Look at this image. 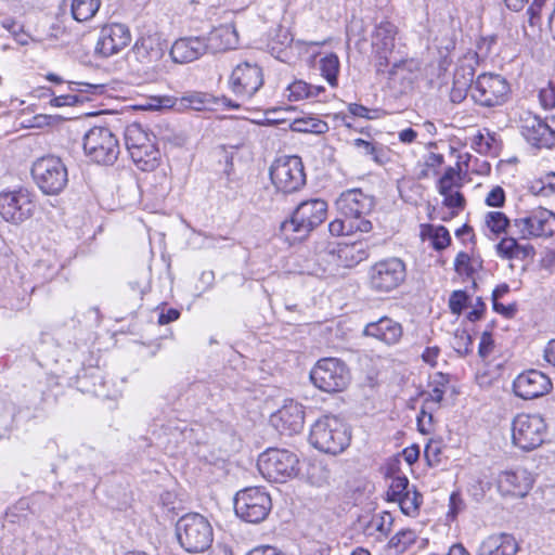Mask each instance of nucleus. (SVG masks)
<instances>
[{"label": "nucleus", "mask_w": 555, "mask_h": 555, "mask_svg": "<svg viewBox=\"0 0 555 555\" xmlns=\"http://www.w3.org/2000/svg\"><path fill=\"white\" fill-rule=\"evenodd\" d=\"M351 431L338 416L325 415L311 426L309 441L323 453L336 455L350 444Z\"/></svg>", "instance_id": "obj_1"}, {"label": "nucleus", "mask_w": 555, "mask_h": 555, "mask_svg": "<svg viewBox=\"0 0 555 555\" xmlns=\"http://www.w3.org/2000/svg\"><path fill=\"white\" fill-rule=\"evenodd\" d=\"M176 534L180 545L189 553H202L214 541L211 525L196 513L186 514L178 520Z\"/></svg>", "instance_id": "obj_2"}, {"label": "nucleus", "mask_w": 555, "mask_h": 555, "mask_svg": "<svg viewBox=\"0 0 555 555\" xmlns=\"http://www.w3.org/2000/svg\"><path fill=\"white\" fill-rule=\"evenodd\" d=\"M257 465L262 477L272 482H285L300 472L298 455L286 449H267Z\"/></svg>", "instance_id": "obj_3"}, {"label": "nucleus", "mask_w": 555, "mask_h": 555, "mask_svg": "<svg viewBox=\"0 0 555 555\" xmlns=\"http://www.w3.org/2000/svg\"><path fill=\"white\" fill-rule=\"evenodd\" d=\"M326 215L327 203L324 199L304 201L296 207L291 219L282 223L281 231L285 235L296 234L295 238L306 237L325 220Z\"/></svg>", "instance_id": "obj_4"}, {"label": "nucleus", "mask_w": 555, "mask_h": 555, "mask_svg": "<svg viewBox=\"0 0 555 555\" xmlns=\"http://www.w3.org/2000/svg\"><path fill=\"white\" fill-rule=\"evenodd\" d=\"M31 177L41 192L47 195H57L68 182L67 167L60 157L53 155L35 160L31 166Z\"/></svg>", "instance_id": "obj_5"}, {"label": "nucleus", "mask_w": 555, "mask_h": 555, "mask_svg": "<svg viewBox=\"0 0 555 555\" xmlns=\"http://www.w3.org/2000/svg\"><path fill=\"white\" fill-rule=\"evenodd\" d=\"M406 278V267L398 257H389L375 262L367 272L371 291L387 294L398 288Z\"/></svg>", "instance_id": "obj_6"}, {"label": "nucleus", "mask_w": 555, "mask_h": 555, "mask_svg": "<svg viewBox=\"0 0 555 555\" xmlns=\"http://www.w3.org/2000/svg\"><path fill=\"white\" fill-rule=\"evenodd\" d=\"M37 208L36 195L26 188L0 192V216L12 224L30 219Z\"/></svg>", "instance_id": "obj_7"}, {"label": "nucleus", "mask_w": 555, "mask_h": 555, "mask_svg": "<svg viewBox=\"0 0 555 555\" xmlns=\"http://www.w3.org/2000/svg\"><path fill=\"white\" fill-rule=\"evenodd\" d=\"M272 508L269 493L260 487H248L234 498V511L246 522L258 524L267 518Z\"/></svg>", "instance_id": "obj_8"}, {"label": "nucleus", "mask_w": 555, "mask_h": 555, "mask_svg": "<svg viewBox=\"0 0 555 555\" xmlns=\"http://www.w3.org/2000/svg\"><path fill=\"white\" fill-rule=\"evenodd\" d=\"M547 425L540 414H517L512 422L513 443L530 451L540 447L546 436Z\"/></svg>", "instance_id": "obj_9"}, {"label": "nucleus", "mask_w": 555, "mask_h": 555, "mask_svg": "<svg viewBox=\"0 0 555 555\" xmlns=\"http://www.w3.org/2000/svg\"><path fill=\"white\" fill-rule=\"evenodd\" d=\"M83 151L96 164L113 165L119 154L115 134L106 127H93L83 135Z\"/></svg>", "instance_id": "obj_10"}, {"label": "nucleus", "mask_w": 555, "mask_h": 555, "mask_svg": "<svg viewBox=\"0 0 555 555\" xmlns=\"http://www.w3.org/2000/svg\"><path fill=\"white\" fill-rule=\"evenodd\" d=\"M270 179L275 189L293 193L306 184V173L301 158L296 155L281 156L270 167Z\"/></svg>", "instance_id": "obj_11"}, {"label": "nucleus", "mask_w": 555, "mask_h": 555, "mask_svg": "<svg viewBox=\"0 0 555 555\" xmlns=\"http://www.w3.org/2000/svg\"><path fill=\"white\" fill-rule=\"evenodd\" d=\"M312 384L325 392L344 390L350 380L346 364L336 358L320 359L310 372Z\"/></svg>", "instance_id": "obj_12"}, {"label": "nucleus", "mask_w": 555, "mask_h": 555, "mask_svg": "<svg viewBox=\"0 0 555 555\" xmlns=\"http://www.w3.org/2000/svg\"><path fill=\"white\" fill-rule=\"evenodd\" d=\"M512 227L521 240L552 237L555 233V214L544 207H535L515 218Z\"/></svg>", "instance_id": "obj_13"}, {"label": "nucleus", "mask_w": 555, "mask_h": 555, "mask_svg": "<svg viewBox=\"0 0 555 555\" xmlns=\"http://www.w3.org/2000/svg\"><path fill=\"white\" fill-rule=\"evenodd\" d=\"M511 88L504 77L498 74H480L472 86L473 101L485 107L503 105L509 95Z\"/></svg>", "instance_id": "obj_14"}, {"label": "nucleus", "mask_w": 555, "mask_h": 555, "mask_svg": "<svg viewBox=\"0 0 555 555\" xmlns=\"http://www.w3.org/2000/svg\"><path fill=\"white\" fill-rule=\"evenodd\" d=\"M229 85L237 98L249 100L263 85L262 68L256 63L242 62L233 68Z\"/></svg>", "instance_id": "obj_15"}, {"label": "nucleus", "mask_w": 555, "mask_h": 555, "mask_svg": "<svg viewBox=\"0 0 555 555\" xmlns=\"http://www.w3.org/2000/svg\"><path fill=\"white\" fill-rule=\"evenodd\" d=\"M166 49L167 47L162 38L154 34L138 38L131 53L145 70L159 73L163 70L162 61Z\"/></svg>", "instance_id": "obj_16"}, {"label": "nucleus", "mask_w": 555, "mask_h": 555, "mask_svg": "<svg viewBox=\"0 0 555 555\" xmlns=\"http://www.w3.org/2000/svg\"><path fill=\"white\" fill-rule=\"evenodd\" d=\"M396 35V25L388 21H383L375 26L372 34V52L376 73H385V69L390 65Z\"/></svg>", "instance_id": "obj_17"}, {"label": "nucleus", "mask_w": 555, "mask_h": 555, "mask_svg": "<svg viewBox=\"0 0 555 555\" xmlns=\"http://www.w3.org/2000/svg\"><path fill=\"white\" fill-rule=\"evenodd\" d=\"M319 258L328 264L352 268L369 258V247L364 242L336 245L330 243L324 250L319 251Z\"/></svg>", "instance_id": "obj_18"}, {"label": "nucleus", "mask_w": 555, "mask_h": 555, "mask_svg": "<svg viewBox=\"0 0 555 555\" xmlns=\"http://www.w3.org/2000/svg\"><path fill=\"white\" fill-rule=\"evenodd\" d=\"M553 383L551 378L539 370H527L516 376L513 382L514 393L524 399L532 400L551 392Z\"/></svg>", "instance_id": "obj_19"}, {"label": "nucleus", "mask_w": 555, "mask_h": 555, "mask_svg": "<svg viewBox=\"0 0 555 555\" xmlns=\"http://www.w3.org/2000/svg\"><path fill=\"white\" fill-rule=\"evenodd\" d=\"M131 41V33L125 24L112 23L104 25L94 47L101 57H109L124 50Z\"/></svg>", "instance_id": "obj_20"}, {"label": "nucleus", "mask_w": 555, "mask_h": 555, "mask_svg": "<svg viewBox=\"0 0 555 555\" xmlns=\"http://www.w3.org/2000/svg\"><path fill=\"white\" fill-rule=\"evenodd\" d=\"M521 134L534 147L551 149L555 144V116L547 119L527 117L521 126Z\"/></svg>", "instance_id": "obj_21"}, {"label": "nucleus", "mask_w": 555, "mask_h": 555, "mask_svg": "<svg viewBox=\"0 0 555 555\" xmlns=\"http://www.w3.org/2000/svg\"><path fill=\"white\" fill-rule=\"evenodd\" d=\"M336 207L344 218L360 221L367 219V215L373 210L374 201L360 189H351L339 195Z\"/></svg>", "instance_id": "obj_22"}, {"label": "nucleus", "mask_w": 555, "mask_h": 555, "mask_svg": "<svg viewBox=\"0 0 555 555\" xmlns=\"http://www.w3.org/2000/svg\"><path fill=\"white\" fill-rule=\"evenodd\" d=\"M305 412L302 405L294 400H287L284 405L274 412L270 422L282 435L292 436L304 427Z\"/></svg>", "instance_id": "obj_23"}, {"label": "nucleus", "mask_w": 555, "mask_h": 555, "mask_svg": "<svg viewBox=\"0 0 555 555\" xmlns=\"http://www.w3.org/2000/svg\"><path fill=\"white\" fill-rule=\"evenodd\" d=\"M496 483L502 495L524 498L532 488L533 477L527 469L516 468L500 473Z\"/></svg>", "instance_id": "obj_24"}, {"label": "nucleus", "mask_w": 555, "mask_h": 555, "mask_svg": "<svg viewBox=\"0 0 555 555\" xmlns=\"http://www.w3.org/2000/svg\"><path fill=\"white\" fill-rule=\"evenodd\" d=\"M362 334L386 346H395L400 343L403 336V327L400 322L385 315L375 322L367 323Z\"/></svg>", "instance_id": "obj_25"}, {"label": "nucleus", "mask_w": 555, "mask_h": 555, "mask_svg": "<svg viewBox=\"0 0 555 555\" xmlns=\"http://www.w3.org/2000/svg\"><path fill=\"white\" fill-rule=\"evenodd\" d=\"M208 51L204 37H183L177 39L170 49V57L177 64L191 63Z\"/></svg>", "instance_id": "obj_26"}, {"label": "nucleus", "mask_w": 555, "mask_h": 555, "mask_svg": "<svg viewBox=\"0 0 555 555\" xmlns=\"http://www.w3.org/2000/svg\"><path fill=\"white\" fill-rule=\"evenodd\" d=\"M412 62L406 60H399L385 69L383 75H386L387 86L397 94L406 93L413 82V73L411 69Z\"/></svg>", "instance_id": "obj_27"}, {"label": "nucleus", "mask_w": 555, "mask_h": 555, "mask_svg": "<svg viewBox=\"0 0 555 555\" xmlns=\"http://www.w3.org/2000/svg\"><path fill=\"white\" fill-rule=\"evenodd\" d=\"M518 543L515 538L507 533L493 534L485 539L477 555H516Z\"/></svg>", "instance_id": "obj_28"}, {"label": "nucleus", "mask_w": 555, "mask_h": 555, "mask_svg": "<svg viewBox=\"0 0 555 555\" xmlns=\"http://www.w3.org/2000/svg\"><path fill=\"white\" fill-rule=\"evenodd\" d=\"M205 39L208 51L212 53L235 49L238 44V35L233 24L215 28Z\"/></svg>", "instance_id": "obj_29"}, {"label": "nucleus", "mask_w": 555, "mask_h": 555, "mask_svg": "<svg viewBox=\"0 0 555 555\" xmlns=\"http://www.w3.org/2000/svg\"><path fill=\"white\" fill-rule=\"evenodd\" d=\"M496 254L499 257L507 260H525L534 256V248L530 244L521 245L515 237H503L496 244Z\"/></svg>", "instance_id": "obj_30"}, {"label": "nucleus", "mask_w": 555, "mask_h": 555, "mask_svg": "<svg viewBox=\"0 0 555 555\" xmlns=\"http://www.w3.org/2000/svg\"><path fill=\"white\" fill-rule=\"evenodd\" d=\"M130 157L142 171H151L158 166L160 153L155 144L146 143L142 149H133L130 153Z\"/></svg>", "instance_id": "obj_31"}, {"label": "nucleus", "mask_w": 555, "mask_h": 555, "mask_svg": "<svg viewBox=\"0 0 555 555\" xmlns=\"http://www.w3.org/2000/svg\"><path fill=\"white\" fill-rule=\"evenodd\" d=\"M373 229L372 222L369 219H361L360 221L352 219H335L328 224V231L333 236L349 235L354 232L367 233Z\"/></svg>", "instance_id": "obj_32"}, {"label": "nucleus", "mask_w": 555, "mask_h": 555, "mask_svg": "<svg viewBox=\"0 0 555 555\" xmlns=\"http://www.w3.org/2000/svg\"><path fill=\"white\" fill-rule=\"evenodd\" d=\"M352 145L364 156L370 157L377 165H384L389 160L385 146L373 140L354 139Z\"/></svg>", "instance_id": "obj_33"}, {"label": "nucleus", "mask_w": 555, "mask_h": 555, "mask_svg": "<svg viewBox=\"0 0 555 555\" xmlns=\"http://www.w3.org/2000/svg\"><path fill=\"white\" fill-rule=\"evenodd\" d=\"M422 241H429L436 250L444 249L451 242L449 231L443 225L422 224Z\"/></svg>", "instance_id": "obj_34"}, {"label": "nucleus", "mask_w": 555, "mask_h": 555, "mask_svg": "<svg viewBox=\"0 0 555 555\" xmlns=\"http://www.w3.org/2000/svg\"><path fill=\"white\" fill-rule=\"evenodd\" d=\"M473 149L480 154H496L500 150V142L496 138V133L491 132L488 129H483L478 131V133L474 137Z\"/></svg>", "instance_id": "obj_35"}, {"label": "nucleus", "mask_w": 555, "mask_h": 555, "mask_svg": "<svg viewBox=\"0 0 555 555\" xmlns=\"http://www.w3.org/2000/svg\"><path fill=\"white\" fill-rule=\"evenodd\" d=\"M73 18L77 22L90 21L101 7V0H68Z\"/></svg>", "instance_id": "obj_36"}, {"label": "nucleus", "mask_w": 555, "mask_h": 555, "mask_svg": "<svg viewBox=\"0 0 555 555\" xmlns=\"http://www.w3.org/2000/svg\"><path fill=\"white\" fill-rule=\"evenodd\" d=\"M324 88L321 86H311L304 80H296L286 89V96L289 101H301L305 99L317 98Z\"/></svg>", "instance_id": "obj_37"}, {"label": "nucleus", "mask_w": 555, "mask_h": 555, "mask_svg": "<svg viewBox=\"0 0 555 555\" xmlns=\"http://www.w3.org/2000/svg\"><path fill=\"white\" fill-rule=\"evenodd\" d=\"M80 87L91 88V85L75 81L68 82L67 89L69 90V92L55 95L51 100V105L55 107L73 106L77 103L83 102L86 98L78 93L81 91Z\"/></svg>", "instance_id": "obj_38"}, {"label": "nucleus", "mask_w": 555, "mask_h": 555, "mask_svg": "<svg viewBox=\"0 0 555 555\" xmlns=\"http://www.w3.org/2000/svg\"><path fill=\"white\" fill-rule=\"evenodd\" d=\"M392 518L390 514L374 515L364 529L366 535H375L378 541L384 540L390 532Z\"/></svg>", "instance_id": "obj_39"}, {"label": "nucleus", "mask_w": 555, "mask_h": 555, "mask_svg": "<svg viewBox=\"0 0 555 555\" xmlns=\"http://www.w3.org/2000/svg\"><path fill=\"white\" fill-rule=\"evenodd\" d=\"M146 143H152L149 133L138 124H132L126 128L125 144L130 153L133 149H142Z\"/></svg>", "instance_id": "obj_40"}, {"label": "nucleus", "mask_w": 555, "mask_h": 555, "mask_svg": "<svg viewBox=\"0 0 555 555\" xmlns=\"http://www.w3.org/2000/svg\"><path fill=\"white\" fill-rule=\"evenodd\" d=\"M339 59L335 53H328L320 60V72L331 87L338 83Z\"/></svg>", "instance_id": "obj_41"}, {"label": "nucleus", "mask_w": 555, "mask_h": 555, "mask_svg": "<svg viewBox=\"0 0 555 555\" xmlns=\"http://www.w3.org/2000/svg\"><path fill=\"white\" fill-rule=\"evenodd\" d=\"M528 189L535 196L548 197L555 195V172H547L531 181Z\"/></svg>", "instance_id": "obj_42"}, {"label": "nucleus", "mask_w": 555, "mask_h": 555, "mask_svg": "<svg viewBox=\"0 0 555 555\" xmlns=\"http://www.w3.org/2000/svg\"><path fill=\"white\" fill-rule=\"evenodd\" d=\"M509 224H512V222L506 215L501 211H489L485 216V225L494 235L505 233Z\"/></svg>", "instance_id": "obj_43"}, {"label": "nucleus", "mask_w": 555, "mask_h": 555, "mask_svg": "<svg viewBox=\"0 0 555 555\" xmlns=\"http://www.w3.org/2000/svg\"><path fill=\"white\" fill-rule=\"evenodd\" d=\"M403 514L414 516L422 503V495L415 488L410 489L398 502Z\"/></svg>", "instance_id": "obj_44"}, {"label": "nucleus", "mask_w": 555, "mask_h": 555, "mask_svg": "<svg viewBox=\"0 0 555 555\" xmlns=\"http://www.w3.org/2000/svg\"><path fill=\"white\" fill-rule=\"evenodd\" d=\"M517 40L522 46L533 49L542 40V27L521 24V34L517 35Z\"/></svg>", "instance_id": "obj_45"}, {"label": "nucleus", "mask_w": 555, "mask_h": 555, "mask_svg": "<svg viewBox=\"0 0 555 555\" xmlns=\"http://www.w3.org/2000/svg\"><path fill=\"white\" fill-rule=\"evenodd\" d=\"M410 489L409 479L405 476H397L390 482L387 499L391 502H398Z\"/></svg>", "instance_id": "obj_46"}, {"label": "nucleus", "mask_w": 555, "mask_h": 555, "mask_svg": "<svg viewBox=\"0 0 555 555\" xmlns=\"http://www.w3.org/2000/svg\"><path fill=\"white\" fill-rule=\"evenodd\" d=\"M415 531L411 529L401 530L391 538L390 546L396 548L397 552L402 553L406 551L415 542Z\"/></svg>", "instance_id": "obj_47"}, {"label": "nucleus", "mask_w": 555, "mask_h": 555, "mask_svg": "<svg viewBox=\"0 0 555 555\" xmlns=\"http://www.w3.org/2000/svg\"><path fill=\"white\" fill-rule=\"evenodd\" d=\"M460 180L461 178L455 168H447L438 182L439 193H448L449 191H454L455 188L460 186Z\"/></svg>", "instance_id": "obj_48"}, {"label": "nucleus", "mask_w": 555, "mask_h": 555, "mask_svg": "<svg viewBox=\"0 0 555 555\" xmlns=\"http://www.w3.org/2000/svg\"><path fill=\"white\" fill-rule=\"evenodd\" d=\"M474 76H475L474 67L470 64H462L456 68V70L454 73L453 82L459 85V82L464 81L465 87L472 89V86L475 82Z\"/></svg>", "instance_id": "obj_49"}, {"label": "nucleus", "mask_w": 555, "mask_h": 555, "mask_svg": "<svg viewBox=\"0 0 555 555\" xmlns=\"http://www.w3.org/2000/svg\"><path fill=\"white\" fill-rule=\"evenodd\" d=\"M543 7L544 3H541V0H538V2L532 1L526 12V20L522 22V24L531 27H541V12Z\"/></svg>", "instance_id": "obj_50"}, {"label": "nucleus", "mask_w": 555, "mask_h": 555, "mask_svg": "<svg viewBox=\"0 0 555 555\" xmlns=\"http://www.w3.org/2000/svg\"><path fill=\"white\" fill-rule=\"evenodd\" d=\"M473 339L466 331H457L454 337V349L461 354H468L472 351Z\"/></svg>", "instance_id": "obj_51"}, {"label": "nucleus", "mask_w": 555, "mask_h": 555, "mask_svg": "<svg viewBox=\"0 0 555 555\" xmlns=\"http://www.w3.org/2000/svg\"><path fill=\"white\" fill-rule=\"evenodd\" d=\"M206 95L201 93H191L180 99V106L184 108H191L194 111H201L206 104Z\"/></svg>", "instance_id": "obj_52"}, {"label": "nucleus", "mask_w": 555, "mask_h": 555, "mask_svg": "<svg viewBox=\"0 0 555 555\" xmlns=\"http://www.w3.org/2000/svg\"><path fill=\"white\" fill-rule=\"evenodd\" d=\"M426 461L429 466H437L440 463L441 446L439 441H429L424 450Z\"/></svg>", "instance_id": "obj_53"}, {"label": "nucleus", "mask_w": 555, "mask_h": 555, "mask_svg": "<svg viewBox=\"0 0 555 555\" xmlns=\"http://www.w3.org/2000/svg\"><path fill=\"white\" fill-rule=\"evenodd\" d=\"M348 112L354 117H361L365 119H376L379 117V109H370L358 103H350L348 105Z\"/></svg>", "instance_id": "obj_54"}, {"label": "nucleus", "mask_w": 555, "mask_h": 555, "mask_svg": "<svg viewBox=\"0 0 555 555\" xmlns=\"http://www.w3.org/2000/svg\"><path fill=\"white\" fill-rule=\"evenodd\" d=\"M467 296L465 292L455 291L452 293L449 299V307L451 311L455 314H460L464 307L466 306Z\"/></svg>", "instance_id": "obj_55"}, {"label": "nucleus", "mask_w": 555, "mask_h": 555, "mask_svg": "<svg viewBox=\"0 0 555 555\" xmlns=\"http://www.w3.org/2000/svg\"><path fill=\"white\" fill-rule=\"evenodd\" d=\"M505 203V192L501 186L493 188L486 197V204L490 207H502Z\"/></svg>", "instance_id": "obj_56"}, {"label": "nucleus", "mask_w": 555, "mask_h": 555, "mask_svg": "<svg viewBox=\"0 0 555 555\" xmlns=\"http://www.w3.org/2000/svg\"><path fill=\"white\" fill-rule=\"evenodd\" d=\"M443 195V204L450 208H463L465 204L464 196L459 191H449L440 193Z\"/></svg>", "instance_id": "obj_57"}, {"label": "nucleus", "mask_w": 555, "mask_h": 555, "mask_svg": "<svg viewBox=\"0 0 555 555\" xmlns=\"http://www.w3.org/2000/svg\"><path fill=\"white\" fill-rule=\"evenodd\" d=\"M454 268L460 274L470 275L473 273L470 257L466 253H459L454 261Z\"/></svg>", "instance_id": "obj_58"}, {"label": "nucleus", "mask_w": 555, "mask_h": 555, "mask_svg": "<svg viewBox=\"0 0 555 555\" xmlns=\"http://www.w3.org/2000/svg\"><path fill=\"white\" fill-rule=\"evenodd\" d=\"M539 100L544 108L555 107V88L548 86L540 90Z\"/></svg>", "instance_id": "obj_59"}, {"label": "nucleus", "mask_w": 555, "mask_h": 555, "mask_svg": "<svg viewBox=\"0 0 555 555\" xmlns=\"http://www.w3.org/2000/svg\"><path fill=\"white\" fill-rule=\"evenodd\" d=\"M295 129L298 131H311V132H323V129L326 128V124L318 120V121H304V120H297L295 121Z\"/></svg>", "instance_id": "obj_60"}, {"label": "nucleus", "mask_w": 555, "mask_h": 555, "mask_svg": "<svg viewBox=\"0 0 555 555\" xmlns=\"http://www.w3.org/2000/svg\"><path fill=\"white\" fill-rule=\"evenodd\" d=\"M493 350V339L489 332H483L480 338L478 353L481 358H487Z\"/></svg>", "instance_id": "obj_61"}, {"label": "nucleus", "mask_w": 555, "mask_h": 555, "mask_svg": "<svg viewBox=\"0 0 555 555\" xmlns=\"http://www.w3.org/2000/svg\"><path fill=\"white\" fill-rule=\"evenodd\" d=\"M470 92V88L465 87V82L454 83L450 92V98L453 103H461L467 95V92Z\"/></svg>", "instance_id": "obj_62"}, {"label": "nucleus", "mask_w": 555, "mask_h": 555, "mask_svg": "<svg viewBox=\"0 0 555 555\" xmlns=\"http://www.w3.org/2000/svg\"><path fill=\"white\" fill-rule=\"evenodd\" d=\"M431 422H433L431 413H428V412H426L423 409L420 412V414L417 415V427H418V430L422 434L429 433V430H430L429 426L431 425Z\"/></svg>", "instance_id": "obj_63"}, {"label": "nucleus", "mask_w": 555, "mask_h": 555, "mask_svg": "<svg viewBox=\"0 0 555 555\" xmlns=\"http://www.w3.org/2000/svg\"><path fill=\"white\" fill-rule=\"evenodd\" d=\"M246 555H285V554L274 546L261 545V546L253 548Z\"/></svg>", "instance_id": "obj_64"}]
</instances>
